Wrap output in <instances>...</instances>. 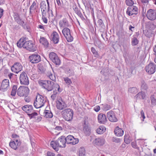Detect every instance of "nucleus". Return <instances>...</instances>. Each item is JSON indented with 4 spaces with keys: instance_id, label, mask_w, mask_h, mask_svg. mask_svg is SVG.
<instances>
[{
    "instance_id": "obj_1",
    "label": "nucleus",
    "mask_w": 156,
    "mask_h": 156,
    "mask_svg": "<svg viewBox=\"0 0 156 156\" xmlns=\"http://www.w3.org/2000/svg\"><path fill=\"white\" fill-rule=\"evenodd\" d=\"M38 83L40 86L42 88L45 89L48 91H50L53 90L54 88L57 89L59 92H61L60 90V87L57 83H55L53 82L50 80H39Z\"/></svg>"
},
{
    "instance_id": "obj_2",
    "label": "nucleus",
    "mask_w": 156,
    "mask_h": 156,
    "mask_svg": "<svg viewBox=\"0 0 156 156\" xmlns=\"http://www.w3.org/2000/svg\"><path fill=\"white\" fill-rule=\"evenodd\" d=\"M66 137L62 136L55 141H51L50 144L55 150L58 151L59 150V148L65 147H66Z\"/></svg>"
},
{
    "instance_id": "obj_3",
    "label": "nucleus",
    "mask_w": 156,
    "mask_h": 156,
    "mask_svg": "<svg viewBox=\"0 0 156 156\" xmlns=\"http://www.w3.org/2000/svg\"><path fill=\"white\" fill-rule=\"evenodd\" d=\"M61 114L62 118L65 120L69 122L73 119V111L72 109L66 108L62 111Z\"/></svg>"
},
{
    "instance_id": "obj_4",
    "label": "nucleus",
    "mask_w": 156,
    "mask_h": 156,
    "mask_svg": "<svg viewBox=\"0 0 156 156\" xmlns=\"http://www.w3.org/2000/svg\"><path fill=\"white\" fill-rule=\"evenodd\" d=\"M46 101V100L45 97L38 94L36 97V100L34 103V105L35 108H39L43 106Z\"/></svg>"
},
{
    "instance_id": "obj_5",
    "label": "nucleus",
    "mask_w": 156,
    "mask_h": 156,
    "mask_svg": "<svg viewBox=\"0 0 156 156\" xmlns=\"http://www.w3.org/2000/svg\"><path fill=\"white\" fill-rule=\"evenodd\" d=\"M30 89L26 86H20L17 90V94L20 97H24L30 94Z\"/></svg>"
},
{
    "instance_id": "obj_6",
    "label": "nucleus",
    "mask_w": 156,
    "mask_h": 156,
    "mask_svg": "<svg viewBox=\"0 0 156 156\" xmlns=\"http://www.w3.org/2000/svg\"><path fill=\"white\" fill-rule=\"evenodd\" d=\"M62 33L68 42H71L73 40V37L71 35L70 29L67 28L65 27L62 30Z\"/></svg>"
},
{
    "instance_id": "obj_7",
    "label": "nucleus",
    "mask_w": 156,
    "mask_h": 156,
    "mask_svg": "<svg viewBox=\"0 0 156 156\" xmlns=\"http://www.w3.org/2000/svg\"><path fill=\"white\" fill-rule=\"evenodd\" d=\"M20 82L21 84L28 85L29 84V78L27 73L23 71L20 76Z\"/></svg>"
},
{
    "instance_id": "obj_8",
    "label": "nucleus",
    "mask_w": 156,
    "mask_h": 156,
    "mask_svg": "<svg viewBox=\"0 0 156 156\" xmlns=\"http://www.w3.org/2000/svg\"><path fill=\"white\" fill-rule=\"evenodd\" d=\"M141 24L142 28L144 29L153 30L155 27L152 22H147L144 19L142 20Z\"/></svg>"
},
{
    "instance_id": "obj_9",
    "label": "nucleus",
    "mask_w": 156,
    "mask_h": 156,
    "mask_svg": "<svg viewBox=\"0 0 156 156\" xmlns=\"http://www.w3.org/2000/svg\"><path fill=\"white\" fill-rule=\"evenodd\" d=\"M28 60L32 63H37L41 61V56L37 53H35L29 56Z\"/></svg>"
},
{
    "instance_id": "obj_10",
    "label": "nucleus",
    "mask_w": 156,
    "mask_h": 156,
    "mask_svg": "<svg viewBox=\"0 0 156 156\" xmlns=\"http://www.w3.org/2000/svg\"><path fill=\"white\" fill-rule=\"evenodd\" d=\"M49 56L51 60L56 65L59 66L61 64V61L57 55L54 52H50Z\"/></svg>"
},
{
    "instance_id": "obj_11",
    "label": "nucleus",
    "mask_w": 156,
    "mask_h": 156,
    "mask_svg": "<svg viewBox=\"0 0 156 156\" xmlns=\"http://www.w3.org/2000/svg\"><path fill=\"white\" fill-rule=\"evenodd\" d=\"M146 71L149 74H152L155 73L156 70V65L154 63H150L145 67Z\"/></svg>"
},
{
    "instance_id": "obj_12",
    "label": "nucleus",
    "mask_w": 156,
    "mask_h": 156,
    "mask_svg": "<svg viewBox=\"0 0 156 156\" xmlns=\"http://www.w3.org/2000/svg\"><path fill=\"white\" fill-rule=\"evenodd\" d=\"M83 127V131L84 134L86 136H89L91 130L89 123L84 120Z\"/></svg>"
},
{
    "instance_id": "obj_13",
    "label": "nucleus",
    "mask_w": 156,
    "mask_h": 156,
    "mask_svg": "<svg viewBox=\"0 0 156 156\" xmlns=\"http://www.w3.org/2000/svg\"><path fill=\"white\" fill-rule=\"evenodd\" d=\"M11 69L12 72L16 73H18L22 70L23 66L20 63L17 62L14 63L11 67Z\"/></svg>"
},
{
    "instance_id": "obj_14",
    "label": "nucleus",
    "mask_w": 156,
    "mask_h": 156,
    "mask_svg": "<svg viewBox=\"0 0 156 156\" xmlns=\"http://www.w3.org/2000/svg\"><path fill=\"white\" fill-rule=\"evenodd\" d=\"M21 144V142L19 139H14V141L10 142L9 145L11 148L16 150L19 148Z\"/></svg>"
},
{
    "instance_id": "obj_15",
    "label": "nucleus",
    "mask_w": 156,
    "mask_h": 156,
    "mask_svg": "<svg viewBox=\"0 0 156 156\" xmlns=\"http://www.w3.org/2000/svg\"><path fill=\"white\" fill-rule=\"evenodd\" d=\"M107 116L109 121L111 122H116L118 121L115 114L112 110H110L107 112Z\"/></svg>"
},
{
    "instance_id": "obj_16",
    "label": "nucleus",
    "mask_w": 156,
    "mask_h": 156,
    "mask_svg": "<svg viewBox=\"0 0 156 156\" xmlns=\"http://www.w3.org/2000/svg\"><path fill=\"white\" fill-rule=\"evenodd\" d=\"M9 88V80L7 79L4 80L2 82L0 90L3 92H5Z\"/></svg>"
},
{
    "instance_id": "obj_17",
    "label": "nucleus",
    "mask_w": 156,
    "mask_h": 156,
    "mask_svg": "<svg viewBox=\"0 0 156 156\" xmlns=\"http://www.w3.org/2000/svg\"><path fill=\"white\" fill-rule=\"evenodd\" d=\"M24 48L31 51H34L36 49L35 44L33 43L32 41L30 40L27 41Z\"/></svg>"
},
{
    "instance_id": "obj_18",
    "label": "nucleus",
    "mask_w": 156,
    "mask_h": 156,
    "mask_svg": "<svg viewBox=\"0 0 156 156\" xmlns=\"http://www.w3.org/2000/svg\"><path fill=\"white\" fill-rule=\"evenodd\" d=\"M139 51L138 52V57H139L138 58V63L140 65H141L144 60V54L143 51L141 50V47H138L137 48V52Z\"/></svg>"
},
{
    "instance_id": "obj_19",
    "label": "nucleus",
    "mask_w": 156,
    "mask_h": 156,
    "mask_svg": "<svg viewBox=\"0 0 156 156\" xmlns=\"http://www.w3.org/2000/svg\"><path fill=\"white\" fill-rule=\"evenodd\" d=\"M66 104L61 98L58 99L57 101L56 107L60 110H62L66 107Z\"/></svg>"
},
{
    "instance_id": "obj_20",
    "label": "nucleus",
    "mask_w": 156,
    "mask_h": 156,
    "mask_svg": "<svg viewBox=\"0 0 156 156\" xmlns=\"http://www.w3.org/2000/svg\"><path fill=\"white\" fill-rule=\"evenodd\" d=\"M43 116L46 119H51L53 116V114L49 107H47L43 112Z\"/></svg>"
},
{
    "instance_id": "obj_21",
    "label": "nucleus",
    "mask_w": 156,
    "mask_h": 156,
    "mask_svg": "<svg viewBox=\"0 0 156 156\" xmlns=\"http://www.w3.org/2000/svg\"><path fill=\"white\" fill-rule=\"evenodd\" d=\"M51 41L54 44H58L59 41V37L58 33L56 31H54L51 35Z\"/></svg>"
},
{
    "instance_id": "obj_22",
    "label": "nucleus",
    "mask_w": 156,
    "mask_h": 156,
    "mask_svg": "<svg viewBox=\"0 0 156 156\" xmlns=\"http://www.w3.org/2000/svg\"><path fill=\"white\" fill-rule=\"evenodd\" d=\"M105 142V139L101 137H98L96 138L93 141V143L95 145L100 146H103Z\"/></svg>"
},
{
    "instance_id": "obj_23",
    "label": "nucleus",
    "mask_w": 156,
    "mask_h": 156,
    "mask_svg": "<svg viewBox=\"0 0 156 156\" xmlns=\"http://www.w3.org/2000/svg\"><path fill=\"white\" fill-rule=\"evenodd\" d=\"M155 10H148L147 12V18L150 20H154L156 18Z\"/></svg>"
},
{
    "instance_id": "obj_24",
    "label": "nucleus",
    "mask_w": 156,
    "mask_h": 156,
    "mask_svg": "<svg viewBox=\"0 0 156 156\" xmlns=\"http://www.w3.org/2000/svg\"><path fill=\"white\" fill-rule=\"evenodd\" d=\"M153 30L143 29V33L147 37L150 38L154 36V32Z\"/></svg>"
},
{
    "instance_id": "obj_25",
    "label": "nucleus",
    "mask_w": 156,
    "mask_h": 156,
    "mask_svg": "<svg viewBox=\"0 0 156 156\" xmlns=\"http://www.w3.org/2000/svg\"><path fill=\"white\" fill-rule=\"evenodd\" d=\"M98 120L99 123L104 124L107 121L106 115L103 113L99 114L98 116Z\"/></svg>"
},
{
    "instance_id": "obj_26",
    "label": "nucleus",
    "mask_w": 156,
    "mask_h": 156,
    "mask_svg": "<svg viewBox=\"0 0 156 156\" xmlns=\"http://www.w3.org/2000/svg\"><path fill=\"white\" fill-rule=\"evenodd\" d=\"M22 110L28 114L34 112L33 107L32 105H25L22 108Z\"/></svg>"
},
{
    "instance_id": "obj_27",
    "label": "nucleus",
    "mask_w": 156,
    "mask_h": 156,
    "mask_svg": "<svg viewBox=\"0 0 156 156\" xmlns=\"http://www.w3.org/2000/svg\"><path fill=\"white\" fill-rule=\"evenodd\" d=\"M59 25L60 27H66L69 26V23L67 19L65 18L60 20Z\"/></svg>"
},
{
    "instance_id": "obj_28",
    "label": "nucleus",
    "mask_w": 156,
    "mask_h": 156,
    "mask_svg": "<svg viewBox=\"0 0 156 156\" xmlns=\"http://www.w3.org/2000/svg\"><path fill=\"white\" fill-rule=\"evenodd\" d=\"M27 41L25 38H21L17 42V45L19 48H22L23 47L24 48L25 45L26 44Z\"/></svg>"
},
{
    "instance_id": "obj_29",
    "label": "nucleus",
    "mask_w": 156,
    "mask_h": 156,
    "mask_svg": "<svg viewBox=\"0 0 156 156\" xmlns=\"http://www.w3.org/2000/svg\"><path fill=\"white\" fill-rule=\"evenodd\" d=\"M114 132L117 136H121L123 135L124 131L119 126H117L114 130Z\"/></svg>"
},
{
    "instance_id": "obj_30",
    "label": "nucleus",
    "mask_w": 156,
    "mask_h": 156,
    "mask_svg": "<svg viewBox=\"0 0 156 156\" xmlns=\"http://www.w3.org/2000/svg\"><path fill=\"white\" fill-rule=\"evenodd\" d=\"M39 42L44 45L45 48H47L48 47L49 43L47 39L44 37H41L39 40Z\"/></svg>"
},
{
    "instance_id": "obj_31",
    "label": "nucleus",
    "mask_w": 156,
    "mask_h": 156,
    "mask_svg": "<svg viewBox=\"0 0 156 156\" xmlns=\"http://www.w3.org/2000/svg\"><path fill=\"white\" fill-rule=\"evenodd\" d=\"M126 3L127 5L129 6L127 8V10H136V7L133 5V3L132 0H126Z\"/></svg>"
},
{
    "instance_id": "obj_32",
    "label": "nucleus",
    "mask_w": 156,
    "mask_h": 156,
    "mask_svg": "<svg viewBox=\"0 0 156 156\" xmlns=\"http://www.w3.org/2000/svg\"><path fill=\"white\" fill-rule=\"evenodd\" d=\"M140 84L141 90H146L148 88L147 84L143 79H141L140 80Z\"/></svg>"
},
{
    "instance_id": "obj_33",
    "label": "nucleus",
    "mask_w": 156,
    "mask_h": 156,
    "mask_svg": "<svg viewBox=\"0 0 156 156\" xmlns=\"http://www.w3.org/2000/svg\"><path fill=\"white\" fill-rule=\"evenodd\" d=\"M91 50L94 57L100 59L102 58V57L100 56L98 51L94 48L93 47H91Z\"/></svg>"
},
{
    "instance_id": "obj_34",
    "label": "nucleus",
    "mask_w": 156,
    "mask_h": 156,
    "mask_svg": "<svg viewBox=\"0 0 156 156\" xmlns=\"http://www.w3.org/2000/svg\"><path fill=\"white\" fill-rule=\"evenodd\" d=\"M15 22L24 28H25L26 25V23L25 22L24 19L23 20V19H21L20 18Z\"/></svg>"
},
{
    "instance_id": "obj_35",
    "label": "nucleus",
    "mask_w": 156,
    "mask_h": 156,
    "mask_svg": "<svg viewBox=\"0 0 156 156\" xmlns=\"http://www.w3.org/2000/svg\"><path fill=\"white\" fill-rule=\"evenodd\" d=\"M132 139L129 134H126L124 136V141L127 144H129L131 141Z\"/></svg>"
},
{
    "instance_id": "obj_36",
    "label": "nucleus",
    "mask_w": 156,
    "mask_h": 156,
    "mask_svg": "<svg viewBox=\"0 0 156 156\" xmlns=\"http://www.w3.org/2000/svg\"><path fill=\"white\" fill-rule=\"evenodd\" d=\"M106 129L104 126H100L96 130L97 133L98 134H102L105 131Z\"/></svg>"
},
{
    "instance_id": "obj_37",
    "label": "nucleus",
    "mask_w": 156,
    "mask_h": 156,
    "mask_svg": "<svg viewBox=\"0 0 156 156\" xmlns=\"http://www.w3.org/2000/svg\"><path fill=\"white\" fill-rule=\"evenodd\" d=\"M79 156H86V151L83 147H81L80 148Z\"/></svg>"
},
{
    "instance_id": "obj_38",
    "label": "nucleus",
    "mask_w": 156,
    "mask_h": 156,
    "mask_svg": "<svg viewBox=\"0 0 156 156\" xmlns=\"http://www.w3.org/2000/svg\"><path fill=\"white\" fill-rule=\"evenodd\" d=\"M17 86L16 85H13L12 87V89L11 92V95L12 96H15L17 92Z\"/></svg>"
},
{
    "instance_id": "obj_39",
    "label": "nucleus",
    "mask_w": 156,
    "mask_h": 156,
    "mask_svg": "<svg viewBox=\"0 0 156 156\" xmlns=\"http://www.w3.org/2000/svg\"><path fill=\"white\" fill-rule=\"evenodd\" d=\"M145 94L144 92L141 91L137 94V98L140 99H144L145 98Z\"/></svg>"
},
{
    "instance_id": "obj_40",
    "label": "nucleus",
    "mask_w": 156,
    "mask_h": 156,
    "mask_svg": "<svg viewBox=\"0 0 156 156\" xmlns=\"http://www.w3.org/2000/svg\"><path fill=\"white\" fill-rule=\"evenodd\" d=\"M101 108L103 110L107 111L111 109V108L110 105L107 104H105L101 105Z\"/></svg>"
},
{
    "instance_id": "obj_41",
    "label": "nucleus",
    "mask_w": 156,
    "mask_h": 156,
    "mask_svg": "<svg viewBox=\"0 0 156 156\" xmlns=\"http://www.w3.org/2000/svg\"><path fill=\"white\" fill-rule=\"evenodd\" d=\"M74 136L71 135L68 136L66 137V143L67 144H70L71 141L72 140Z\"/></svg>"
},
{
    "instance_id": "obj_42",
    "label": "nucleus",
    "mask_w": 156,
    "mask_h": 156,
    "mask_svg": "<svg viewBox=\"0 0 156 156\" xmlns=\"http://www.w3.org/2000/svg\"><path fill=\"white\" fill-rule=\"evenodd\" d=\"M29 113L27 114V115H28L29 117H30V119H32V118H35V116L37 115L38 114L36 112H34Z\"/></svg>"
},
{
    "instance_id": "obj_43",
    "label": "nucleus",
    "mask_w": 156,
    "mask_h": 156,
    "mask_svg": "<svg viewBox=\"0 0 156 156\" xmlns=\"http://www.w3.org/2000/svg\"><path fill=\"white\" fill-rule=\"evenodd\" d=\"M40 5L41 9L46 10L47 9V6H46V2L44 1H43L41 2Z\"/></svg>"
},
{
    "instance_id": "obj_44",
    "label": "nucleus",
    "mask_w": 156,
    "mask_h": 156,
    "mask_svg": "<svg viewBox=\"0 0 156 156\" xmlns=\"http://www.w3.org/2000/svg\"><path fill=\"white\" fill-rule=\"evenodd\" d=\"M128 91L131 93L136 94V87H132L129 89Z\"/></svg>"
},
{
    "instance_id": "obj_45",
    "label": "nucleus",
    "mask_w": 156,
    "mask_h": 156,
    "mask_svg": "<svg viewBox=\"0 0 156 156\" xmlns=\"http://www.w3.org/2000/svg\"><path fill=\"white\" fill-rule=\"evenodd\" d=\"M64 81H65L66 83L68 85H69L72 83V81L71 79L68 77H67L64 78Z\"/></svg>"
},
{
    "instance_id": "obj_46",
    "label": "nucleus",
    "mask_w": 156,
    "mask_h": 156,
    "mask_svg": "<svg viewBox=\"0 0 156 156\" xmlns=\"http://www.w3.org/2000/svg\"><path fill=\"white\" fill-rule=\"evenodd\" d=\"M79 141V139L78 138H75L73 137L72 140L71 141L70 144L72 145H75L77 144Z\"/></svg>"
},
{
    "instance_id": "obj_47",
    "label": "nucleus",
    "mask_w": 156,
    "mask_h": 156,
    "mask_svg": "<svg viewBox=\"0 0 156 156\" xmlns=\"http://www.w3.org/2000/svg\"><path fill=\"white\" fill-rule=\"evenodd\" d=\"M131 43L132 45H136V35L133 36V37L132 39Z\"/></svg>"
},
{
    "instance_id": "obj_48",
    "label": "nucleus",
    "mask_w": 156,
    "mask_h": 156,
    "mask_svg": "<svg viewBox=\"0 0 156 156\" xmlns=\"http://www.w3.org/2000/svg\"><path fill=\"white\" fill-rule=\"evenodd\" d=\"M75 12L77 14V15L80 17L82 19H85L83 15L82 14L80 10H74Z\"/></svg>"
},
{
    "instance_id": "obj_49",
    "label": "nucleus",
    "mask_w": 156,
    "mask_h": 156,
    "mask_svg": "<svg viewBox=\"0 0 156 156\" xmlns=\"http://www.w3.org/2000/svg\"><path fill=\"white\" fill-rule=\"evenodd\" d=\"M13 17L15 21L20 18L19 14L17 12H14Z\"/></svg>"
},
{
    "instance_id": "obj_50",
    "label": "nucleus",
    "mask_w": 156,
    "mask_h": 156,
    "mask_svg": "<svg viewBox=\"0 0 156 156\" xmlns=\"http://www.w3.org/2000/svg\"><path fill=\"white\" fill-rule=\"evenodd\" d=\"M37 7L36 3L34 2L32 3V5L30 8V10H35L36 9Z\"/></svg>"
},
{
    "instance_id": "obj_51",
    "label": "nucleus",
    "mask_w": 156,
    "mask_h": 156,
    "mask_svg": "<svg viewBox=\"0 0 156 156\" xmlns=\"http://www.w3.org/2000/svg\"><path fill=\"white\" fill-rule=\"evenodd\" d=\"M46 156H55V154L52 151H48L47 152Z\"/></svg>"
},
{
    "instance_id": "obj_52",
    "label": "nucleus",
    "mask_w": 156,
    "mask_h": 156,
    "mask_svg": "<svg viewBox=\"0 0 156 156\" xmlns=\"http://www.w3.org/2000/svg\"><path fill=\"white\" fill-rule=\"evenodd\" d=\"M121 140L118 138L113 137L112 139L113 142H115L116 143H119L120 142Z\"/></svg>"
},
{
    "instance_id": "obj_53",
    "label": "nucleus",
    "mask_w": 156,
    "mask_h": 156,
    "mask_svg": "<svg viewBox=\"0 0 156 156\" xmlns=\"http://www.w3.org/2000/svg\"><path fill=\"white\" fill-rule=\"evenodd\" d=\"M48 12L51 11V15L53 16H57V10H48Z\"/></svg>"
},
{
    "instance_id": "obj_54",
    "label": "nucleus",
    "mask_w": 156,
    "mask_h": 156,
    "mask_svg": "<svg viewBox=\"0 0 156 156\" xmlns=\"http://www.w3.org/2000/svg\"><path fill=\"white\" fill-rule=\"evenodd\" d=\"M24 97V100L27 102H29L31 101L30 98L28 96V95H27Z\"/></svg>"
},
{
    "instance_id": "obj_55",
    "label": "nucleus",
    "mask_w": 156,
    "mask_h": 156,
    "mask_svg": "<svg viewBox=\"0 0 156 156\" xmlns=\"http://www.w3.org/2000/svg\"><path fill=\"white\" fill-rule=\"evenodd\" d=\"M151 102L152 106H154L156 105V99L154 98H152Z\"/></svg>"
},
{
    "instance_id": "obj_56",
    "label": "nucleus",
    "mask_w": 156,
    "mask_h": 156,
    "mask_svg": "<svg viewBox=\"0 0 156 156\" xmlns=\"http://www.w3.org/2000/svg\"><path fill=\"white\" fill-rule=\"evenodd\" d=\"M50 74L51 75L49 77L50 78V79L54 81H56L55 76L54 75H53L52 74Z\"/></svg>"
},
{
    "instance_id": "obj_57",
    "label": "nucleus",
    "mask_w": 156,
    "mask_h": 156,
    "mask_svg": "<svg viewBox=\"0 0 156 156\" xmlns=\"http://www.w3.org/2000/svg\"><path fill=\"white\" fill-rule=\"evenodd\" d=\"M131 145L134 148H136V141L132 142Z\"/></svg>"
},
{
    "instance_id": "obj_58",
    "label": "nucleus",
    "mask_w": 156,
    "mask_h": 156,
    "mask_svg": "<svg viewBox=\"0 0 156 156\" xmlns=\"http://www.w3.org/2000/svg\"><path fill=\"white\" fill-rule=\"evenodd\" d=\"M9 73V70L7 69H5L3 71V73L4 74L5 76H6L7 75H8Z\"/></svg>"
},
{
    "instance_id": "obj_59",
    "label": "nucleus",
    "mask_w": 156,
    "mask_h": 156,
    "mask_svg": "<svg viewBox=\"0 0 156 156\" xmlns=\"http://www.w3.org/2000/svg\"><path fill=\"white\" fill-rule=\"evenodd\" d=\"M94 110L96 112H98L100 109V107L98 105H97L94 108Z\"/></svg>"
},
{
    "instance_id": "obj_60",
    "label": "nucleus",
    "mask_w": 156,
    "mask_h": 156,
    "mask_svg": "<svg viewBox=\"0 0 156 156\" xmlns=\"http://www.w3.org/2000/svg\"><path fill=\"white\" fill-rule=\"evenodd\" d=\"M98 25L101 26L104 24L102 20L101 19H99L98 20Z\"/></svg>"
},
{
    "instance_id": "obj_61",
    "label": "nucleus",
    "mask_w": 156,
    "mask_h": 156,
    "mask_svg": "<svg viewBox=\"0 0 156 156\" xmlns=\"http://www.w3.org/2000/svg\"><path fill=\"white\" fill-rule=\"evenodd\" d=\"M18 149H19V152H23L24 151V147L23 146H20L19 148Z\"/></svg>"
},
{
    "instance_id": "obj_62",
    "label": "nucleus",
    "mask_w": 156,
    "mask_h": 156,
    "mask_svg": "<svg viewBox=\"0 0 156 156\" xmlns=\"http://www.w3.org/2000/svg\"><path fill=\"white\" fill-rule=\"evenodd\" d=\"M38 71L40 73H42L44 72L43 69L42 67H39L38 68Z\"/></svg>"
},
{
    "instance_id": "obj_63",
    "label": "nucleus",
    "mask_w": 156,
    "mask_h": 156,
    "mask_svg": "<svg viewBox=\"0 0 156 156\" xmlns=\"http://www.w3.org/2000/svg\"><path fill=\"white\" fill-rule=\"evenodd\" d=\"M140 114H141V117H142L143 119L142 120L143 121H144V119L145 118V117L144 115V112L143 111V110H142L141 111Z\"/></svg>"
},
{
    "instance_id": "obj_64",
    "label": "nucleus",
    "mask_w": 156,
    "mask_h": 156,
    "mask_svg": "<svg viewBox=\"0 0 156 156\" xmlns=\"http://www.w3.org/2000/svg\"><path fill=\"white\" fill-rule=\"evenodd\" d=\"M68 73H69V75L70 76L73 75L74 74L73 71L71 69H69L68 71Z\"/></svg>"
}]
</instances>
